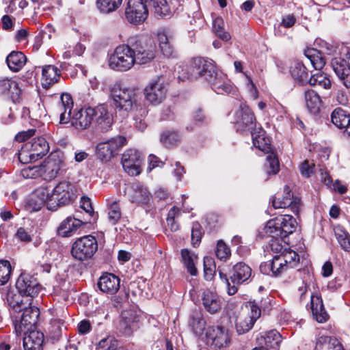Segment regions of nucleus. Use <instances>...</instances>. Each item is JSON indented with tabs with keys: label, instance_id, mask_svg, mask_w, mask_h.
<instances>
[{
	"label": "nucleus",
	"instance_id": "f257e3e1",
	"mask_svg": "<svg viewBox=\"0 0 350 350\" xmlns=\"http://www.w3.org/2000/svg\"><path fill=\"white\" fill-rule=\"evenodd\" d=\"M73 101L68 94H62L61 96L60 123H67L70 120L72 125L77 129H85L93 122V111L92 107L81 109L76 111L71 117Z\"/></svg>",
	"mask_w": 350,
	"mask_h": 350
},
{
	"label": "nucleus",
	"instance_id": "f03ea898",
	"mask_svg": "<svg viewBox=\"0 0 350 350\" xmlns=\"http://www.w3.org/2000/svg\"><path fill=\"white\" fill-rule=\"evenodd\" d=\"M135 63L142 65L152 62L156 57L157 47L154 40L145 36H133L129 38Z\"/></svg>",
	"mask_w": 350,
	"mask_h": 350
},
{
	"label": "nucleus",
	"instance_id": "7ed1b4c3",
	"mask_svg": "<svg viewBox=\"0 0 350 350\" xmlns=\"http://www.w3.org/2000/svg\"><path fill=\"white\" fill-rule=\"evenodd\" d=\"M133 53L130 42L118 46L108 59L109 66L115 70L125 72L129 70L135 64Z\"/></svg>",
	"mask_w": 350,
	"mask_h": 350
},
{
	"label": "nucleus",
	"instance_id": "20e7f679",
	"mask_svg": "<svg viewBox=\"0 0 350 350\" xmlns=\"http://www.w3.org/2000/svg\"><path fill=\"white\" fill-rule=\"evenodd\" d=\"M214 66L212 60L195 57L185 69L182 70V73L178 72V79L180 81H185L203 77L206 81L207 75L214 72Z\"/></svg>",
	"mask_w": 350,
	"mask_h": 350
},
{
	"label": "nucleus",
	"instance_id": "39448f33",
	"mask_svg": "<svg viewBox=\"0 0 350 350\" xmlns=\"http://www.w3.org/2000/svg\"><path fill=\"white\" fill-rule=\"evenodd\" d=\"M135 90L133 88H123L120 84H114L110 91L113 104L118 111L129 112L136 102Z\"/></svg>",
	"mask_w": 350,
	"mask_h": 350
},
{
	"label": "nucleus",
	"instance_id": "423d86ee",
	"mask_svg": "<svg viewBox=\"0 0 350 350\" xmlns=\"http://www.w3.org/2000/svg\"><path fill=\"white\" fill-rule=\"evenodd\" d=\"M297 228V221L289 215H281L269 220L265 228V233L269 236L279 235L287 237Z\"/></svg>",
	"mask_w": 350,
	"mask_h": 350
},
{
	"label": "nucleus",
	"instance_id": "0eeeda50",
	"mask_svg": "<svg viewBox=\"0 0 350 350\" xmlns=\"http://www.w3.org/2000/svg\"><path fill=\"white\" fill-rule=\"evenodd\" d=\"M97 250L98 243L96 238L92 235H87L79 238L74 242L71 254L75 259L84 261L91 258Z\"/></svg>",
	"mask_w": 350,
	"mask_h": 350
},
{
	"label": "nucleus",
	"instance_id": "6e6552de",
	"mask_svg": "<svg viewBox=\"0 0 350 350\" xmlns=\"http://www.w3.org/2000/svg\"><path fill=\"white\" fill-rule=\"evenodd\" d=\"M126 139L124 137L118 135L115 137L100 142L96 146L97 157L103 162L109 161L116 156L120 149L126 144Z\"/></svg>",
	"mask_w": 350,
	"mask_h": 350
},
{
	"label": "nucleus",
	"instance_id": "1a4fd4ad",
	"mask_svg": "<svg viewBox=\"0 0 350 350\" xmlns=\"http://www.w3.org/2000/svg\"><path fill=\"white\" fill-rule=\"evenodd\" d=\"M245 307L248 309V312L240 315L236 321V329L239 334L250 331L261 315V310L255 302H249Z\"/></svg>",
	"mask_w": 350,
	"mask_h": 350
},
{
	"label": "nucleus",
	"instance_id": "9d476101",
	"mask_svg": "<svg viewBox=\"0 0 350 350\" xmlns=\"http://www.w3.org/2000/svg\"><path fill=\"white\" fill-rule=\"evenodd\" d=\"M166 92L167 89L163 79L161 77H157L150 81L145 88V99L149 103L157 105L165 100Z\"/></svg>",
	"mask_w": 350,
	"mask_h": 350
},
{
	"label": "nucleus",
	"instance_id": "9b49d317",
	"mask_svg": "<svg viewBox=\"0 0 350 350\" xmlns=\"http://www.w3.org/2000/svg\"><path fill=\"white\" fill-rule=\"evenodd\" d=\"M235 129L237 132H250L256 127L254 114L244 103H241L235 112Z\"/></svg>",
	"mask_w": 350,
	"mask_h": 350
},
{
	"label": "nucleus",
	"instance_id": "f8f14e48",
	"mask_svg": "<svg viewBox=\"0 0 350 350\" xmlns=\"http://www.w3.org/2000/svg\"><path fill=\"white\" fill-rule=\"evenodd\" d=\"M208 342L213 350H220L226 347L230 341L228 329L224 326L209 327L206 333Z\"/></svg>",
	"mask_w": 350,
	"mask_h": 350
},
{
	"label": "nucleus",
	"instance_id": "ddd939ff",
	"mask_svg": "<svg viewBox=\"0 0 350 350\" xmlns=\"http://www.w3.org/2000/svg\"><path fill=\"white\" fill-rule=\"evenodd\" d=\"M16 287L21 295L31 298L37 296L41 289L37 279L33 275L26 273H22L19 275Z\"/></svg>",
	"mask_w": 350,
	"mask_h": 350
},
{
	"label": "nucleus",
	"instance_id": "4468645a",
	"mask_svg": "<svg viewBox=\"0 0 350 350\" xmlns=\"http://www.w3.org/2000/svg\"><path fill=\"white\" fill-rule=\"evenodd\" d=\"M125 15L129 23L140 24L147 18L148 10L143 0H129Z\"/></svg>",
	"mask_w": 350,
	"mask_h": 350
},
{
	"label": "nucleus",
	"instance_id": "2eb2a0df",
	"mask_svg": "<svg viewBox=\"0 0 350 350\" xmlns=\"http://www.w3.org/2000/svg\"><path fill=\"white\" fill-rule=\"evenodd\" d=\"M74 186L69 182L62 181L59 183L52 190L51 197L53 204L57 206L70 203L76 197Z\"/></svg>",
	"mask_w": 350,
	"mask_h": 350
},
{
	"label": "nucleus",
	"instance_id": "dca6fc26",
	"mask_svg": "<svg viewBox=\"0 0 350 350\" xmlns=\"http://www.w3.org/2000/svg\"><path fill=\"white\" fill-rule=\"evenodd\" d=\"M331 65L343 85L350 88V51L343 56L333 58Z\"/></svg>",
	"mask_w": 350,
	"mask_h": 350
},
{
	"label": "nucleus",
	"instance_id": "f3484780",
	"mask_svg": "<svg viewBox=\"0 0 350 350\" xmlns=\"http://www.w3.org/2000/svg\"><path fill=\"white\" fill-rule=\"evenodd\" d=\"M121 163L125 172L131 176H137L142 171V159L136 150L129 149L122 156Z\"/></svg>",
	"mask_w": 350,
	"mask_h": 350
},
{
	"label": "nucleus",
	"instance_id": "a211bd4d",
	"mask_svg": "<svg viewBox=\"0 0 350 350\" xmlns=\"http://www.w3.org/2000/svg\"><path fill=\"white\" fill-rule=\"evenodd\" d=\"M23 311L21 321L14 324L15 332L17 335L21 334L25 329L29 330L38 321L40 314L39 309L36 306L21 307Z\"/></svg>",
	"mask_w": 350,
	"mask_h": 350
},
{
	"label": "nucleus",
	"instance_id": "6ab92c4d",
	"mask_svg": "<svg viewBox=\"0 0 350 350\" xmlns=\"http://www.w3.org/2000/svg\"><path fill=\"white\" fill-rule=\"evenodd\" d=\"M272 205L275 208H286L290 207L295 214L299 213L301 206V200L299 198L293 197L288 186L284 188V196L282 197H273Z\"/></svg>",
	"mask_w": 350,
	"mask_h": 350
},
{
	"label": "nucleus",
	"instance_id": "aec40b11",
	"mask_svg": "<svg viewBox=\"0 0 350 350\" xmlns=\"http://www.w3.org/2000/svg\"><path fill=\"white\" fill-rule=\"evenodd\" d=\"M206 81L210 84L211 88L219 94H229L233 89L227 76L217 70L215 66L214 72L207 75Z\"/></svg>",
	"mask_w": 350,
	"mask_h": 350
},
{
	"label": "nucleus",
	"instance_id": "412c9836",
	"mask_svg": "<svg viewBox=\"0 0 350 350\" xmlns=\"http://www.w3.org/2000/svg\"><path fill=\"white\" fill-rule=\"evenodd\" d=\"M63 165L62 161L56 154H51L40 165V176L46 180H51L57 177Z\"/></svg>",
	"mask_w": 350,
	"mask_h": 350
},
{
	"label": "nucleus",
	"instance_id": "4be33fe9",
	"mask_svg": "<svg viewBox=\"0 0 350 350\" xmlns=\"http://www.w3.org/2000/svg\"><path fill=\"white\" fill-rule=\"evenodd\" d=\"M93 111V122H95L96 126L103 132L109 130L112 124V116L109 113L107 107L105 105H99L94 108H92Z\"/></svg>",
	"mask_w": 350,
	"mask_h": 350
},
{
	"label": "nucleus",
	"instance_id": "5701e85b",
	"mask_svg": "<svg viewBox=\"0 0 350 350\" xmlns=\"http://www.w3.org/2000/svg\"><path fill=\"white\" fill-rule=\"evenodd\" d=\"M125 193L129 201L137 204H146L150 200V193L139 183H133L128 187Z\"/></svg>",
	"mask_w": 350,
	"mask_h": 350
},
{
	"label": "nucleus",
	"instance_id": "b1692460",
	"mask_svg": "<svg viewBox=\"0 0 350 350\" xmlns=\"http://www.w3.org/2000/svg\"><path fill=\"white\" fill-rule=\"evenodd\" d=\"M120 278L113 273L103 274L97 282L99 290L106 294L115 295L120 288Z\"/></svg>",
	"mask_w": 350,
	"mask_h": 350
},
{
	"label": "nucleus",
	"instance_id": "393cba45",
	"mask_svg": "<svg viewBox=\"0 0 350 350\" xmlns=\"http://www.w3.org/2000/svg\"><path fill=\"white\" fill-rule=\"evenodd\" d=\"M252 275V269L245 262L235 264L230 273V280L232 285H239L247 281Z\"/></svg>",
	"mask_w": 350,
	"mask_h": 350
},
{
	"label": "nucleus",
	"instance_id": "a878e982",
	"mask_svg": "<svg viewBox=\"0 0 350 350\" xmlns=\"http://www.w3.org/2000/svg\"><path fill=\"white\" fill-rule=\"evenodd\" d=\"M44 334L37 330H27L23 337L25 350H42Z\"/></svg>",
	"mask_w": 350,
	"mask_h": 350
},
{
	"label": "nucleus",
	"instance_id": "bb28decb",
	"mask_svg": "<svg viewBox=\"0 0 350 350\" xmlns=\"http://www.w3.org/2000/svg\"><path fill=\"white\" fill-rule=\"evenodd\" d=\"M61 76V70L53 65H46L42 68L41 84L44 89H49L57 83Z\"/></svg>",
	"mask_w": 350,
	"mask_h": 350
},
{
	"label": "nucleus",
	"instance_id": "cd10ccee",
	"mask_svg": "<svg viewBox=\"0 0 350 350\" xmlns=\"http://www.w3.org/2000/svg\"><path fill=\"white\" fill-rule=\"evenodd\" d=\"M332 122L338 129H345V132L350 137V113L338 107L331 114Z\"/></svg>",
	"mask_w": 350,
	"mask_h": 350
},
{
	"label": "nucleus",
	"instance_id": "c85d7f7f",
	"mask_svg": "<svg viewBox=\"0 0 350 350\" xmlns=\"http://www.w3.org/2000/svg\"><path fill=\"white\" fill-rule=\"evenodd\" d=\"M310 308L314 319L317 322L322 323L327 321L329 315L324 308L321 296L317 295H311Z\"/></svg>",
	"mask_w": 350,
	"mask_h": 350
},
{
	"label": "nucleus",
	"instance_id": "c756f323",
	"mask_svg": "<svg viewBox=\"0 0 350 350\" xmlns=\"http://www.w3.org/2000/svg\"><path fill=\"white\" fill-rule=\"evenodd\" d=\"M172 40V36L167 29H162L157 33L159 48L162 54L167 57H172L174 53Z\"/></svg>",
	"mask_w": 350,
	"mask_h": 350
},
{
	"label": "nucleus",
	"instance_id": "7c9ffc66",
	"mask_svg": "<svg viewBox=\"0 0 350 350\" xmlns=\"http://www.w3.org/2000/svg\"><path fill=\"white\" fill-rule=\"evenodd\" d=\"M88 222L90 223L91 221L89 220L85 221V223ZM83 224H85V222H83L74 217H68L62 221L57 228V233L63 237H70Z\"/></svg>",
	"mask_w": 350,
	"mask_h": 350
},
{
	"label": "nucleus",
	"instance_id": "2f4dec72",
	"mask_svg": "<svg viewBox=\"0 0 350 350\" xmlns=\"http://www.w3.org/2000/svg\"><path fill=\"white\" fill-rule=\"evenodd\" d=\"M254 146L264 152L271 150L269 139L266 136L265 131L261 126L255 127L250 131Z\"/></svg>",
	"mask_w": 350,
	"mask_h": 350
},
{
	"label": "nucleus",
	"instance_id": "473e14b6",
	"mask_svg": "<svg viewBox=\"0 0 350 350\" xmlns=\"http://www.w3.org/2000/svg\"><path fill=\"white\" fill-rule=\"evenodd\" d=\"M0 93L3 95L10 96L13 100L18 99L21 93L18 83L8 78L0 79Z\"/></svg>",
	"mask_w": 350,
	"mask_h": 350
},
{
	"label": "nucleus",
	"instance_id": "72a5a7b5",
	"mask_svg": "<svg viewBox=\"0 0 350 350\" xmlns=\"http://www.w3.org/2000/svg\"><path fill=\"white\" fill-rule=\"evenodd\" d=\"M281 338L282 336L280 333L273 329L262 335L260 338H258V340L260 344L262 345V343H264V346L262 347V349L278 350L280 343L282 341Z\"/></svg>",
	"mask_w": 350,
	"mask_h": 350
},
{
	"label": "nucleus",
	"instance_id": "f704fd0d",
	"mask_svg": "<svg viewBox=\"0 0 350 350\" xmlns=\"http://www.w3.org/2000/svg\"><path fill=\"white\" fill-rule=\"evenodd\" d=\"M25 144L38 159L44 156L49 150L48 142L42 137L34 138Z\"/></svg>",
	"mask_w": 350,
	"mask_h": 350
},
{
	"label": "nucleus",
	"instance_id": "c9c22d12",
	"mask_svg": "<svg viewBox=\"0 0 350 350\" xmlns=\"http://www.w3.org/2000/svg\"><path fill=\"white\" fill-rule=\"evenodd\" d=\"M314 350H344V349L337 338L321 336L317 340Z\"/></svg>",
	"mask_w": 350,
	"mask_h": 350
},
{
	"label": "nucleus",
	"instance_id": "e433bc0d",
	"mask_svg": "<svg viewBox=\"0 0 350 350\" xmlns=\"http://www.w3.org/2000/svg\"><path fill=\"white\" fill-rule=\"evenodd\" d=\"M26 62V56L21 51H12L6 58L8 67L14 72L20 70L24 66Z\"/></svg>",
	"mask_w": 350,
	"mask_h": 350
},
{
	"label": "nucleus",
	"instance_id": "4c0bfd02",
	"mask_svg": "<svg viewBox=\"0 0 350 350\" xmlns=\"http://www.w3.org/2000/svg\"><path fill=\"white\" fill-rule=\"evenodd\" d=\"M306 105L310 113H317L321 106L320 96L312 90H308L305 92Z\"/></svg>",
	"mask_w": 350,
	"mask_h": 350
},
{
	"label": "nucleus",
	"instance_id": "58836bf2",
	"mask_svg": "<svg viewBox=\"0 0 350 350\" xmlns=\"http://www.w3.org/2000/svg\"><path fill=\"white\" fill-rule=\"evenodd\" d=\"M202 302L206 310L211 314L216 313L221 308L220 300L211 291L204 293Z\"/></svg>",
	"mask_w": 350,
	"mask_h": 350
},
{
	"label": "nucleus",
	"instance_id": "ea45409f",
	"mask_svg": "<svg viewBox=\"0 0 350 350\" xmlns=\"http://www.w3.org/2000/svg\"><path fill=\"white\" fill-rule=\"evenodd\" d=\"M304 54L315 70H321L325 66V60L319 51L315 49H308Z\"/></svg>",
	"mask_w": 350,
	"mask_h": 350
},
{
	"label": "nucleus",
	"instance_id": "a19ab883",
	"mask_svg": "<svg viewBox=\"0 0 350 350\" xmlns=\"http://www.w3.org/2000/svg\"><path fill=\"white\" fill-rule=\"evenodd\" d=\"M181 256L187 271L191 275H196L198 271L195 266L194 260L197 258V256H196L194 253L191 252L189 250L183 249L181 250Z\"/></svg>",
	"mask_w": 350,
	"mask_h": 350
},
{
	"label": "nucleus",
	"instance_id": "79ce46f5",
	"mask_svg": "<svg viewBox=\"0 0 350 350\" xmlns=\"http://www.w3.org/2000/svg\"><path fill=\"white\" fill-rule=\"evenodd\" d=\"M278 255L281 257L284 264L286 265L288 269L295 268L299 262L298 254L291 250L284 249Z\"/></svg>",
	"mask_w": 350,
	"mask_h": 350
},
{
	"label": "nucleus",
	"instance_id": "37998d69",
	"mask_svg": "<svg viewBox=\"0 0 350 350\" xmlns=\"http://www.w3.org/2000/svg\"><path fill=\"white\" fill-rule=\"evenodd\" d=\"M336 238L342 249L345 252H350V235L341 226L334 228Z\"/></svg>",
	"mask_w": 350,
	"mask_h": 350
},
{
	"label": "nucleus",
	"instance_id": "c03bdc74",
	"mask_svg": "<svg viewBox=\"0 0 350 350\" xmlns=\"http://www.w3.org/2000/svg\"><path fill=\"white\" fill-rule=\"evenodd\" d=\"M308 81L310 85H319L326 90L330 89L332 86V82L329 78L325 73L323 72L314 74L310 77Z\"/></svg>",
	"mask_w": 350,
	"mask_h": 350
},
{
	"label": "nucleus",
	"instance_id": "a18cd8bd",
	"mask_svg": "<svg viewBox=\"0 0 350 350\" xmlns=\"http://www.w3.org/2000/svg\"><path fill=\"white\" fill-rule=\"evenodd\" d=\"M147 2L152 7L155 15L165 16L170 14V8L166 0H148Z\"/></svg>",
	"mask_w": 350,
	"mask_h": 350
},
{
	"label": "nucleus",
	"instance_id": "49530a36",
	"mask_svg": "<svg viewBox=\"0 0 350 350\" xmlns=\"http://www.w3.org/2000/svg\"><path fill=\"white\" fill-rule=\"evenodd\" d=\"M122 2V0H97L96 4L101 12L108 14L116 10Z\"/></svg>",
	"mask_w": 350,
	"mask_h": 350
},
{
	"label": "nucleus",
	"instance_id": "de8ad7c7",
	"mask_svg": "<svg viewBox=\"0 0 350 350\" xmlns=\"http://www.w3.org/2000/svg\"><path fill=\"white\" fill-rule=\"evenodd\" d=\"M291 73L295 80L301 83L308 81V74L307 69L302 63H295L291 68Z\"/></svg>",
	"mask_w": 350,
	"mask_h": 350
},
{
	"label": "nucleus",
	"instance_id": "09e8293b",
	"mask_svg": "<svg viewBox=\"0 0 350 350\" xmlns=\"http://www.w3.org/2000/svg\"><path fill=\"white\" fill-rule=\"evenodd\" d=\"M224 22L222 18L217 17L213 23V31L223 41L227 42L231 36L230 33L224 30Z\"/></svg>",
	"mask_w": 350,
	"mask_h": 350
},
{
	"label": "nucleus",
	"instance_id": "8fccbe9b",
	"mask_svg": "<svg viewBox=\"0 0 350 350\" xmlns=\"http://www.w3.org/2000/svg\"><path fill=\"white\" fill-rule=\"evenodd\" d=\"M11 273L10 262L7 260H0V286L5 284L9 281Z\"/></svg>",
	"mask_w": 350,
	"mask_h": 350
},
{
	"label": "nucleus",
	"instance_id": "3c124183",
	"mask_svg": "<svg viewBox=\"0 0 350 350\" xmlns=\"http://www.w3.org/2000/svg\"><path fill=\"white\" fill-rule=\"evenodd\" d=\"M52 191L47 187H42L35 191L34 195L38 198V203L43 204L46 202H49L51 205L53 204V200L51 197Z\"/></svg>",
	"mask_w": 350,
	"mask_h": 350
},
{
	"label": "nucleus",
	"instance_id": "603ef678",
	"mask_svg": "<svg viewBox=\"0 0 350 350\" xmlns=\"http://www.w3.org/2000/svg\"><path fill=\"white\" fill-rule=\"evenodd\" d=\"M122 216L120 207L117 202H112L109 206L108 221L111 225L118 224Z\"/></svg>",
	"mask_w": 350,
	"mask_h": 350
},
{
	"label": "nucleus",
	"instance_id": "864d4df0",
	"mask_svg": "<svg viewBox=\"0 0 350 350\" xmlns=\"http://www.w3.org/2000/svg\"><path fill=\"white\" fill-rule=\"evenodd\" d=\"M216 271L215 260L212 257L205 256L204 258V272L206 280H211Z\"/></svg>",
	"mask_w": 350,
	"mask_h": 350
},
{
	"label": "nucleus",
	"instance_id": "5fc2aeb1",
	"mask_svg": "<svg viewBox=\"0 0 350 350\" xmlns=\"http://www.w3.org/2000/svg\"><path fill=\"white\" fill-rule=\"evenodd\" d=\"M267 236V237L270 238L269 243L271 250L275 253H282V252L284 251L283 244L286 243V241L284 240L286 237L279 235Z\"/></svg>",
	"mask_w": 350,
	"mask_h": 350
},
{
	"label": "nucleus",
	"instance_id": "6e6d98bb",
	"mask_svg": "<svg viewBox=\"0 0 350 350\" xmlns=\"http://www.w3.org/2000/svg\"><path fill=\"white\" fill-rule=\"evenodd\" d=\"M18 160L22 163H29L31 161L38 160L34 154L27 147V144H25L18 153Z\"/></svg>",
	"mask_w": 350,
	"mask_h": 350
},
{
	"label": "nucleus",
	"instance_id": "4d7b16f0",
	"mask_svg": "<svg viewBox=\"0 0 350 350\" xmlns=\"http://www.w3.org/2000/svg\"><path fill=\"white\" fill-rule=\"evenodd\" d=\"M271 264L273 267V275L275 277L280 275L288 269L279 255L273 256Z\"/></svg>",
	"mask_w": 350,
	"mask_h": 350
},
{
	"label": "nucleus",
	"instance_id": "13d9d810",
	"mask_svg": "<svg viewBox=\"0 0 350 350\" xmlns=\"http://www.w3.org/2000/svg\"><path fill=\"white\" fill-rule=\"evenodd\" d=\"M215 254L217 258L226 261L230 256L231 252L226 244L222 240H219L217 243Z\"/></svg>",
	"mask_w": 350,
	"mask_h": 350
},
{
	"label": "nucleus",
	"instance_id": "bf43d9fd",
	"mask_svg": "<svg viewBox=\"0 0 350 350\" xmlns=\"http://www.w3.org/2000/svg\"><path fill=\"white\" fill-rule=\"evenodd\" d=\"M5 299L9 306L16 311H21V307L24 305L20 295L15 294L13 291H8Z\"/></svg>",
	"mask_w": 350,
	"mask_h": 350
},
{
	"label": "nucleus",
	"instance_id": "052dcab7",
	"mask_svg": "<svg viewBox=\"0 0 350 350\" xmlns=\"http://www.w3.org/2000/svg\"><path fill=\"white\" fill-rule=\"evenodd\" d=\"M190 325L196 334H200L204 330L205 322L200 312H196L192 315Z\"/></svg>",
	"mask_w": 350,
	"mask_h": 350
},
{
	"label": "nucleus",
	"instance_id": "680f3d73",
	"mask_svg": "<svg viewBox=\"0 0 350 350\" xmlns=\"http://www.w3.org/2000/svg\"><path fill=\"white\" fill-rule=\"evenodd\" d=\"M179 141V136L173 132H164L161 136V142L167 148H170Z\"/></svg>",
	"mask_w": 350,
	"mask_h": 350
},
{
	"label": "nucleus",
	"instance_id": "e2e57ef3",
	"mask_svg": "<svg viewBox=\"0 0 350 350\" xmlns=\"http://www.w3.org/2000/svg\"><path fill=\"white\" fill-rule=\"evenodd\" d=\"M202 228L199 223L195 222L191 229V243L194 247L198 246L202 239Z\"/></svg>",
	"mask_w": 350,
	"mask_h": 350
},
{
	"label": "nucleus",
	"instance_id": "0e129e2a",
	"mask_svg": "<svg viewBox=\"0 0 350 350\" xmlns=\"http://www.w3.org/2000/svg\"><path fill=\"white\" fill-rule=\"evenodd\" d=\"M117 346V341L111 336L100 340L98 344V348L101 350H115Z\"/></svg>",
	"mask_w": 350,
	"mask_h": 350
},
{
	"label": "nucleus",
	"instance_id": "69168bd1",
	"mask_svg": "<svg viewBox=\"0 0 350 350\" xmlns=\"http://www.w3.org/2000/svg\"><path fill=\"white\" fill-rule=\"evenodd\" d=\"M40 165L29 166L23 169L21 174L25 178H36L40 176Z\"/></svg>",
	"mask_w": 350,
	"mask_h": 350
},
{
	"label": "nucleus",
	"instance_id": "338daca9",
	"mask_svg": "<svg viewBox=\"0 0 350 350\" xmlns=\"http://www.w3.org/2000/svg\"><path fill=\"white\" fill-rule=\"evenodd\" d=\"M267 161L269 163V170H267L269 174H275L279 172V162L276 156L271 153L267 157Z\"/></svg>",
	"mask_w": 350,
	"mask_h": 350
},
{
	"label": "nucleus",
	"instance_id": "774afa93",
	"mask_svg": "<svg viewBox=\"0 0 350 350\" xmlns=\"http://www.w3.org/2000/svg\"><path fill=\"white\" fill-rule=\"evenodd\" d=\"M81 208L83 209L92 217L94 216L90 199L88 197L83 196L81 199Z\"/></svg>",
	"mask_w": 350,
	"mask_h": 350
}]
</instances>
